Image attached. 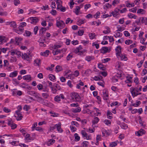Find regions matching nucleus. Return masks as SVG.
Returning a JSON list of instances; mask_svg holds the SVG:
<instances>
[{
  "label": "nucleus",
  "mask_w": 147,
  "mask_h": 147,
  "mask_svg": "<svg viewBox=\"0 0 147 147\" xmlns=\"http://www.w3.org/2000/svg\"><path fill=\"white\" fill-rule=\"evenodd\" d=\"M83 147H88V141H84L82 144Z\"/></svg>",
  "instance_id": "37"
},
{
  "label": "nucleus",
  "mask_w": 147,
  "mask_h": 147,
  "mask_svg": "<svg viewBox=\"0 0 147 147\" xmlns=\"http://www.w3.org/2000/svg\"><path fill=\"white\" fill-rule=\"evenodd\" d=\"M121 47L120 46H118L115 49V51L116 52V54L120 56L122 60H126L125 59L126 58V57L125 55H123L121 54Z\"/></svg>",
  "instance_id": "3"
},
{
  "label": "nucleus",
  "mask_w": 147,
  "mask_h": 147,
  "mask_svg": "<svg viewBox=\"0 0 147 147\" xmlns=\"http://www.w3.org/2000/svg\"><path fill=\"white\" fill-rule=\"evenodd\" d=\"M33 96H34L37 99V101L40 102H42L44 101V99L40 97L39 94L35 92Z\"/></svg>",
  "instance_id": "4"
},
{
  "label": "nucleus",
  "mask_w": 147,
  "mask_h": 147,
  "mask_svg": "<svg viewBox=\"0 0 147 147\" xmlns=\"http://www.w3.org/2000/svg\"><path fill=\"white\" fill-rule=\"evenodd\" d=\"M18 74L17 71H15L14 72L11 73L9 75V76L10 77H16Z\"/></svg>",
  "instance_id": "14"
},
{
  "label": "nucleus",
  "mask_w": 147,
  "mask_h": 147,
  "mask_svg": "<svg viewBox=\"0 0 147 147\" xmlns=\"http://www.w3.org/2000/svg\"><path fill=\"white\" fill-rule=\"evenodd\" d=\"M137 10V8L136 7H134L129 9V11H131L133 13H135Z\"/></svg>",
  "instance_id": "56"
},
{
  "label": "nucleus",
  "mask_w": 147,
  "mask_h": 147,
  "mask_svg": "<svg viewBox=\"0 0 147 147\" xmlns=\"http://www.w3.org/2000/svg\"><path fill=\"white\" fill-rule=\"evenodd\" d=\"M93 59L94 57L93 56H87L85 58L86 60L88 62H89Z\"/></svg>",
  "instance_id": "29"
},
{
  "label": "nucleus",
  "mask_w": 147,
  "mask_h": 147,
  "mask_svg": "<svg viewBox=\"0 0 147 147\" xmlns=\"http://www.w3.org/2000/svg\"><path fill=\"white\" fill-rule=\"evenodd\" d=\"M55 125L56 126L59 132L61 133L63 131V130L61 128V123L60 122H59L58 124H55Z\"/></svg>",
  "instance_id": "9"
},
{
  "label": "nucleus",
  "mask_w": 147,
  "mask_h": 147,
  "mask_svg": "<svg viewBox=\"0 0 147 147\" xmlns=\"http://www.w3.org/2000/svg\"><path fill=\"white\" fill-rule=\"evenodd\" d=\"M89 36L91 39H92L94 38L95 34L94 33H92L89 34Z\"/></svg>",
  "instance_id": "43"
},
{
  "label": "nucleus",
  "mask_w": 147,
  "mask_h": 147,
  "mask_svg": "<svg viewBox=\"0 0 147 147\" xmlns=\"http://www.w3.org/2000/svg\"><path fill=\"white\" fill-rule=\"evenodd\" d=\"M23 78L24 80H29L30 81L31 80V77L30 75H27L23 76Z\"/></svg>",
  "instance_id": "16"
},
{
  "label": "nucleus",
  "mask_w": 147,
  "mask_h": 147,
  "mask_svg": "<svg viewBox=\"0 0 147 147\" xmlns=\"http://www.w3.org/2000/svg\"><path fill=\"white\" fill-rule=\"evenodd\" d=\"M73 55L70 54H69L66 57L67 61H69L73 57Z\"/></svg>",
  "instance_id": "44"
},
{
  "label": "nucleus",
  "mask_w": 147,
  "mask_h": 147,
  "mask_svg": "<svg viewBox=\"0 0 147 147\" xmlns=\"http://www.w3.org/2000/svg\"><path fill=\"white\" fill-rule=\"evenodd\" d=\"M9 24L13 28L16 27L17 26L16 23L14 21L9 22Z\"/></svg>",
  "instance_id": "23"
},
{
  "label": "nucleus",
  "mask_w": 147,
  "mask_h": 147,
  "mask_svg": "<svg viewBox=\"0 0 147 147\" xmlns=\"http://www.w3.org/2000/svg\"><path fill=\"white\" fill-rule=\"evenodd\" d=\"M120 126L122 129H126L128 127L127 125L124 123L121 124Z\"/></svg>",
  "instance_id": "35"
},
{
  "label": "nucleus",
  "mask_w": 147,
  "mask_h": 147,
  "mask_svg": "<svg viewBox=\"0 0 147 147\" xmlns=\"http://www.w3.org/2000/svg\"><path fill=\"white\" fill-rule=\"evenodd\" d=\"M108 97V94L106 92L103 93V98L104 100H107V98Z\"/></svg>",
  "instance_id": "33"
},
{
  "label": "nucleus",
  "mask_w": 147,
  "mask_h": 147,
  "mask_svg": "<svg viewBox=\"0 0 147 147\" xmlns=\"http://www.w3.org/2000/svg\"><path fill=\"white\" fill-rule=\"evenodd\" d=\"M63 49L59 50L58 49H56L55 50H53L52 53L54 55L58 54V53H60L61 51H63Z\"/></svg>",
  "instance_id": "15"
},
{
  "label": "nucleus",
  "mask_w": 147,
  "mask_h": 147,
  "mask_svg": "<svg viewBox=\"0 0 147 147\" xmlns=\"http://www.w3.org/2000/svg\"><path fill=\"white\" fill-rule=\"evenodd\" d=\"M145 134V131L142 129H141L140 130L137 132V135L138 136H142L143 134Z\"/></svg>",
  "instance_id": "12"
},
{
  "label": "nucleus",
  "mask_w": 147,
  "mask_h": 147,
  "mask_svg": "<svg viewBox=\"0 0 147 147\" xmlns=\"http://www.w3.org/2000/svg\"><path fill=\"white\" fill-rule=\"evenodd\" d=\"M80 7L77 6L76 7V9H75V13L76 15H78V13L80 11Z\"/></svg>",
  "instance_id": "38"
},
{
  "label": "nucleus",
  "mask_w": 147,
  "mask_h": 147,
  "mask_svg": "<svg viewBox=\"0 0 147 147\" xmlns=\"http://www.w3.org/2000/svg\"><path fill=\"white\" fill-rule=\"evenodd\" d=\"M22 57L23 59H26L28 61L29 60V57L25 53L22 55Z\"/></svg>",
  "instance_id": "24"
},
{
  "label": "nucleus",
  "mask_w": 147,
  "mask_h": 147,
  "mask_svg": "<svg viewBox=\"0 0 147 147\" xmlns=\"http://www.w3.org/2000/svg\"><path fill=\"white\" fill-rule=\"evenodd\" d=\"M54 86L56 88H55V89L57 90L56 92V93L58 90H60L61 89V87L58 84H54Z\"/></svg>",
  "instance_id": "31"
},
{
  "label": "nucleus",
  "mask_w": 147,
  "mask_h": 147,
  "mask_svg": "<svg viewBox=\"0 0 147 147\" xmlns=\"http://www.w3.org/2000/svg\"><path fill=\"white\" fill-rule=\"evenodd\" d=\"M121 33L120 32H117L114 35V36L115 38L120 37L121 36Z\"/></svg>",
  "instance_id": "48"
},
{
  "label": "nucleus",
  "mask_w": 147,
  "mask_h": 147,
  "mask_svg": "<svg viewBox=\"0 0 147 147\" xmlns=\"http://www.w3.org/2000/svg\"><path fill=\"white\" fill-rule=\"evenodd\" d=\"M42 96L44 98L47 99L49 97V95L48 92H43L42 94Z\"/></svg>",
  "instance_id": "26"
},
{
  "label": "nucleus",
  "mask_w": 147,
  "mask_h": 147,
  "mask_svg": "<svg viewBox=\"0 0 147 147\" xmlns=\"http://www.w3.org/2000/svg\"><path fill=\"white\" fill-rule=\"evenodd\" d=\"M50 113L51 114V116L53 117H57L58 114L55 113H53L51 111L50 112Z\"/></svg>",
  "instance_id": "49"
},
{
  "label": "nucleus",
  "mask_w": 147,
  "mask_h": 147,
  "mask_svg": "<svg viewBox=\"0 0 147 147\" xmlns=\"http://www.w3.org/2000/svg\"><path fill=\"white\" fill-rule=\"evenodd\" d=\"M40 59H36L34 61V63H36V65L39 66L40 64Z\"/></svg>",
  "instance_id": "36"
},
{
  "label": "nucleus",
  "mask_w": 147,
  "mask_h": 147,
  "mask_svg": "<svg viewBox=\"0 0 147 147\" xmlns=\"http://www.w3.org/2000/svg\"><path fill=\"white\" fill-rule=\"evenodd\" d=\"M47 30L46 28H42L39 31L40 34V35L44 33H45Z\"/></svg>",
  "instance_id": "19"
},
{
  "label": "nucleus",
  "mask_w": 147,
  "mask_h": 147,
  "mask_svg": "<svg viewBox=\"0 0 147 147\" xmlns=\"http://www.w3.org/2000/svg\"><path fill=\"white\" fill-rule=\"evenodd\" d=\"M22 39L18 37H16L15 38V41L16 44L17 45H19V43L22 40Z\"/></svg>",
  "instance_id": "30"
},
{
  "label": "nucleus",
  "mask_w": 147,
  "mask_h": 147,
  "mask_svg": "<svg viewBox=\"0 0 147 147\" xmlns=\"http://www.w3.org/2000/svg\"><path fill=\"white\" fill-rule=\"evenodd\" d=\"M102 131L103 136H107L109 135V134L108 132L105 129H102Z\"/></svg>",
  "instance_id": "17"
},
{
  "label": "nucleus",
  "mask_w": 147,
  "mask_h": 147,
  "mask_svg": "<svg viewBox=\"0 0 147 147\" xmlns=\"http://www.w3.org/2000/svg\"><path fill=\"white\" fill-rule=\"evenodd\" d=\"M141 103L140 101H138L136 103H134L132 104V106L135 107H138Z\"/></svg>",
  "instance_id": "42"
},
{
  "label": "nucleus",
  "mask_w": 147,
  "mask_h": 147,
  "mask_svg": "<svg viewBox=\"0 0 147 147\" xmlns=\"http://www.w3.org/2000/svg\"><path fill=\"white\" fill-rule=\"evenodd\" d=\"M141 18V22L142 23H145V25H147V18L146 17Z\"/></svg>",
  "instance_id": "22"
},
{
  "label": "nucleus",
  "mask_w": 147,
  "mask_h": 147,
  "mask_svg": "<svg viewBox=\"0 0 147 147\" xmlns=\"http://www.w3.org/2000/svg\"><path fill=\"white\" fill-rule=\"evenodd\" d=\"M23 117L22 116L21 114H18V116L16 117L17 120L18 121L21 120L22 119Z\"/></svg>",
  "instance_id": "45"
},
{
  "label": "nucleus",
  "mask_w": 147,
  "mask_h": 147,
  "mask_svg": "<svg viewBox=\"0 0 147 147\" xmlns=\"http://www.w3.org/2000/svg\"><path fill=\"white\" fill-rule=\"evenodd\" d=\"M49 79L51 81H53L55 79V77L54 75L50 74L49 76Z\"/></svg>",
  "instance_id": "34"
},
{
  "label": "nucleus",
  "mask_w": 147,
  "mask_h": 147,
  "mask_svg": "<svg viewBox=\"0 0 147 147\" xmlns=\"http://www.w3.org/2000/svg\"><path fill=\"white\" fill-rule=\"evenodd\" d=\"M55 142V140H50L47 143V144L48 146H49L50 145L52 144Z\"/></svg>",
  "instance_id": "40"
},
{
  "label": "nucleus",
  "mask_w": 147,
  "mask_h": 147,
  "mask_svg": "<svg viewBox=\"0 0 147 147\" xmlns=\"http://www.w3.org/2000/svg\"><path fill=\"white\" fill-rule=\"evenodd\" d=\"M132 42V41L130 40H127L125 41V44L127 45H129Z\"/></svg>",
  "instance_id": "41"
},
{
  "label": "nucleus",
  "mask_w": 147,
  "mask_h": 147,
  "mask_svg": "<svg viewBox=\"0 0 147 147\" xmlns=\"http://www.w3.org/2000/svg\"><path fill=\"white\" fill-rule=\"evenodd\" d=\"M71 43L74 45H76L78 44V40H74L71 42Z\"/></svg>",
  "instance_id": "64"
},
{
  "label": "nucleus",
  "mask_w": 147,
  "mask_h": 147,
  "mask_svg": "<svg viewBox=\"0 0 147 147\" xmlns=\"http://www.w3.org/2000/svg\"><path fill=\"white\" fill-rule=\"evenodd\" d=\"M84 31L82 30H80L78 32V34L79 36H81L83 34Z\"/></svg>",
  "instance_id": "53"
},
{
  "label": "nucleus",
  "mask_w": 147,
  "mask_h": 147,
  "mask_svg": "<svg viewBox=\"0 0 147 147\" xmlns=\"http://www.w3.org/2000/svg\"><path fill=\"white\" fill-rule=\"evenodd\" d=\"M124 34L125 36L126 37L129 36L130 34L129 32L127 31H125L124 32Z\"/></svg>",
  "instance_id": "59"
},
{
  "label": "nucleus",
  "mask_w": 147,
  "mask_h": 147,
  "mask_svg": "<svg viewBox=\"0 0 147 147\" xmlns=\"http://www.w3.org/2000/svg\"><path fill=\"white\" fill-rule=\"evenodd\" d=\"M74 136L75 138L74 140L76 142H78L80 140V137L78 136L77 133H75L74 134Z\"/></svg>",
  "instance_id": "21"
},
{
  "label": "nucleus",
  "mask_w": 147,
  "mask_h": 147,
  "mask_svg": "<svg viewBox=\"0 0 147 147\" xmlns=\"http://www.w3.org/2000/svg\"><path fill=\"white\" fill-rule=\"evenodd\" d=\"M99 119L98 117H95L92 121V123H93L92 126L94 127V125L95 124L97 123L99 121Z\"/></svg>",
  "instance_id": "13"
},
{
  "label": "nucleus",
  "mask_w": 147,
  "mask_h": 147,
  "mask_svg": "<svg viewBox=\"0 0 147 147\" xmlns=\"http://www.w3.org/2000/svg\"><path fill=\"white\" fill-rule=\"evenodd\" d=\"M110 60V59L109 58H107L106 59H104L102 60V62L103 63H105L108 62Z\"/></svg>",
  "instance_id": "54"
},
{
  "label": "nucleus",
  "mask_w": 147,
  "mask_h": 147,
  "mask_svg": "<svg viewBox=\"0 0 147 147\" xmlns=\"http://www.w3.org/2000/svg\"><path fill=\"white\" fill-rule=\"evenodd\" d=\"M117 144L115 142H113L110 143L109 146L111 147H113L115 146Z\"/></svg>",
  "instance_id": "57"
},
{
  "label": "nucleus",
  "mask_w": 147,
  "mask_h": 147,
  "mask_svg": "<svg viewBox=\"0 0 147 147\" xmlns=\"http://www.w3.org/2000/svg\"><path fill=\"white\" fill-rule=\"evenodd\" d=\"M24 29L23 28H19V30H15L16 32V33L18 34H20L21 32H22Z\"/></svg>",
  "instance_id": "50"
},
{
  "label": "nucleus",
  "mask_w": 147,
  "mask_h": 147,
  "mask_svg": "<svg viewBox=\"0 0 147 147\" xmlns=\"http://www.w3.org/2000/svg\"><path fill=\"white\" fill-rule=\"evenodd\" d=\"M101 53L105 54L108 52V48L106 47H103L100 50Z\"/></svg>",
  "instance_id": "10"
},
{
  "label": "nucleus",
  "mask_w": 147,
  "mask_h": 147,
  "mask_svg": "<svg viewBox=\"0 0 147 147\" xmlns=\"http://www.w3.org/2000/svg\"><path fill=\"white\" fill-rule=\"evenodd\" d=\"M71 124L72 125H74L76 127H78L79 125V124L76 121H72L71 123Z\"/></svg>",
  "instance_id": "58"
},
{
  "label": "nucleus",
  "mask_w": 147,
  "mask_h": 147,
  "mask_svg": "<svg viewBox=\"0 0 147 147\" xmlns=\"http://www.w3.org/2000/svg\"><path fill=\"white\" fill-rule=\"evenodd\" d=\"M0 41L1 42L3 43L6 42H7L5 39V37L3 36H0Z\"/></svg>",
  "instance_id": "25"
},
{
  "label": "nucleus",
  "mask_w": 147,
  "mask_h": 147,
  "mask_svg": "<svg viewBox=\"0 0 147 147\" xmlns=\"http://www.w3.org/2000/svg\"><path fill=\"white\" fill-rule=\"evenodd\" d=\"M56 69L58 72L62 70L61 67L59 65H57L56 67Z\"/></svg>",
  "instance_id": "51"
},
{
  "label": "nucleus",
  "mask_w": 147,
  "mask_h": 147,
  "mask_svg": "<svg viewBox=\"0 0 147 147\" xmlns=\"http://www.w3.org/2000/svg\"><path fill=\"white\" fill-rule=\"evenodd\" d=\"M134 4L133 3L132 4H130V3H128L126 5V6L127 7H134Z\"/></svg>",
  "instance_id": "63"
},
{
  "label": "nucleus",
  "mask_w": 147,
  "mask_h": 147,
  "mask_svg": "<svg viewBox=\"0 0 147 147\" xmlns=\"http://www.w3.org/2000/svg\"><path fill=\"white\" fill-rule=\"evenodd\" d=\"M81 133L83 137H85L87 140L90 139V136L88 135L84 130H82L81 131Z\"/></svg>",
  "instance_id": "7"
},
{
  "label": "nucleus",
  "mask_w": 147,
  "mask_h": 147,
  "mask_svg": "<svg viewBox=\"0 0 147 147\" xmlns=\"http://www.w3.org/2000/svg\"><path fill=\"white\" fill-rule=\"evenodd\" d=\"M17 59L15 57H11L10 60L11 62H16L17 61Z\"/></svg>",
  "instance_id": "60"
},
{
  "label": "nucleus",
  "mask_w": 147,
  "mask_h": 147,
  "mask_svg": "<svg viewBox=\"0 0 147 147\" xmlns=\"http://www.w3.org/2000/svg\"><path fill=\"white\" fill-rule=\"evenodd\" d=\"M49 51L48 50H46L45 52H41V55H42L47 56L49 54Z\"/></svg>",
  "instance_id": "18"
},
{
  "label": "nucleus",
  "mask_w": 147,
  "mask_h": 147,
  "mask_svg": "<svg viewBox=\"0 0 147 147\" xmlns=\"http://www.w3.org/2000/svg\"><path fill=\"white\" fill-rule=\"evenodd\" d=\"M142 87L141 86H139V89H138L137 87L135 88H130L131 92L132 94V96L134 97L138 95V93L137 92H138L141 91Z\"/></svg>",
  "instance_id": "2"
},
{
  "label": "nucleus",
  "mask_w": 147,
  "mask_h": 147,
  "mask_svg": "<svg viewBox=\"0 0 147 147\" xmlns=\"http://www.w3.org/2000/svg\"><path fill=\"white\" fill-rule=\"evenodd\" d=\"M58 0L56 2L57 4V9H60L62 12H64L65 11L66 9L64 7H63L62 5H60L59 2Z\"/></svg>",
  "instance_id": "6"
},
{
  "label": "nucleus",
  "mask_w": 147,
  "mask_h": 147,
  "mask_svg": "<svg viewBox=\"0 0 147 147\" xmlns=\"http://www.w3.org/2000/svg\"><path fill=\"white\" fill-rule=\"evenodd\" d=\"M74 52L76 53H79L78 55H81L83 54V52L80 51L77 48L75 50Z\"/></svg>",
  "instance_id": "39"
},
{
  "label": "nucleus",
  "mask_w": 147,
  "mask_h": 147,
  "mask_svg": "<svg viewBox=\"0 0 147 147\" xmlns=\"http://www.w3.org/2000/svg\"><path fill=\"white\" fill-rule=\"evenodd\" d=\"M56 11L54 9H52V11L50 12V13L53 16L55 15L56 14Z\"/></svg>",
  "instance_id": "62"
},
{
  "label": "nucleus",
  "mask_w": 147,
  "mask_h": 147,
  "mask_svg": "<svg viewBox=\"0 0 147 147\" xmlns=\"http://www.w3.org/2000/svg\"><path fill=\"white\" fill-rule=\"evenodd\" d=\"M30 106H29L25 105L24 106L23 109L27 111L30 109Z\"/></svg>",
  "instance_id": "47"
},
{
  "label": "nucleus",
  "mask_w": 147,
  "mask_h": 147,
  "mask_svg": "<svg viewBox=\"0 0 147 147\" xmlns=\"http://www.w3.org/2000/svg\"><path fill=\"white\" fill-rule=\"evenodd\" d=\"M14 3L15 6H17L18 4H19L20 3V1L19 0H14Z\"/></svg>",
  "instance_id": "52"
},
{
  "label": "nucleus",
  "mask_w": 147,
  "mask_h": 147,
  "mask_svg": "<svg viewBox=\"0 0 147 147\" xmlns=\"http://www.w3.org/2000/svg\"><path fill=\"white\" fill-rule=\"evenodd\" d=\"M49 82V87L51 89L52 92L53 94H55L56 93V91H57L55 89V88L54 87H52V83L51 82Z\"/></svg>",
  "instance_id": "11"
},
{
  "label": "nucleus",
  "mask_w": 147,
  "mask_h": 147,
  "mask_svg": "<svg viewBox=\"0 0 147 147\" xmlns=\"http://www.w3.org/2000/svg\"><path fill=\"white\" fill-rule=\"evenodd\" d=\"M54 100L57 102H59L61 101V97L58 95L55 96L54 98Z\"/></svg>",
  "instance_id": "28"
},
{
  "label": "nucleus",
  "mask_w": 147,
  "mask_h": 147,
  "mask_svg": "<svg viewBox=\"0 0 147 147\" xmlns=\"http://www.w3.org/2000/svg\"><path fill=\"white\" fill-rule=\"evenodd\" d=\"M61 47V45H55L54 46L52 47V48L54 49H57L60 48Z\"/></svg>",
  "instance_id": "32"
},
{
  "label": "nucleus",
  "mask_w": 147,
  "mask_h": 147,
  "mask_svg": "<svg viewBox=\"0 0 147 147\" xmlns=\"http://www.w3.org/2000/svg\"><path fill=\"white\" fill-rule=\"evenodd\" d=\"M56 25L57 27L63 28L65 26L64 22L62 20L58 21L57 20Z\"/></svg>",
  "instance_id": "5"
},
{
  "label": "nucleus",
  "mask_w": 147,
  "mask_h": 147,
  "mask_svg": "<svg viewBox=\"0 0 147 147\" xmlns=\"http://www.w3.org/2000/svg\"><path fill=\"white\" fill-rule=\"evenodd\" d=\"M31 24H36L38 22V20L36 17H32L30 18Z\"/></svg>",
  "instance_id": "8"
},
{
  "label": "nucleus",
  "mask_w": 147,
  "mask_h": 147,
  "mask_svg": "<svg viewBox=\"0 0 147 147\" xmlns=\"http://www.w3.org/2000/svg\"><path fill=\"white\" fill-rule=\"evenodd\" d=\"M70 96L72 100L75 102H80L82 100L79 94L76 92H72L70 94Z\"/></svg>",
  "instance_id": "1"
},
{
  "label": "nucleus",
  "mask_w": 147,
  "mask_h": 147,
  "mask_svg": "<svg viewBox=\"0 0 147 147\" xmlns=\"http://www.w3.org/2000/svg\"><path fill=\"white\" fill-rule=\"evenodd\" d=\"M70 128H71V130L73 132H74L76 131V128L74 126H70Z\"/></svg>",
  "instance_id": "61"
},
{
  "label": "nucleus",
  "mask_w": 147,
  "mask_h": 147,
  "mask_svg": "<svg viewBox=\"0 0 147 147\" xmlns=\"http://www.w3.org/2000/svg\"><path fill=\"white\" fill-rule=\"evenodd\" d=\"M85 20L84 19H80L78 21H77V24L78 25H80L84 23V21Z\"/></svg>",
  "instance_id": "27"
},
{
  "label": "nucleus",
  "mask_w": 147,
  "mask_h": 147,
  "mask_svg": "<svg viewBox=\"0 0 147 147\" xmlns=\"http://www.w3.org/2000/svg\"><path fill=\"white\" fill-rule=\"evenodd\" d=\"M81 111V108L80 107H78L75 109H73L72 110L73 112L77 113L80 112Z\"/></svg>",
  "instance_id": "20"
},
{
  "label": "nucleus",
  "mask_w": 147,
  "mask_h": 147,
  "mask_svg": "<svg viewBox=\"0 0 147 147\" xmlns=\"http://www.w3.org/2000/svg\"><path fill=\"white\" fill-rule=\"evenodd\" d=\"M37 88L39 90H41L43 89V86L41 84H39L37 85Z\"/></svg>",
  "instance_id": "46"
},
{
  "label": "nucleus",
  "mask_w": 147,
  "mask_h": 147,
  "mask_svg": "<svg viewBox=\"0 0 147 147\" xmlns=\"http://www.w3.org/2000/svg\"><path fill=\"white\" fill-rule=\"evenodd\" d=\"M117 28L118 29L117 30V31L121 32L125 29V28L123 27H119L118 26H117Z\"/></svg>",
  "instance_id": "55"
}]
</instances>
